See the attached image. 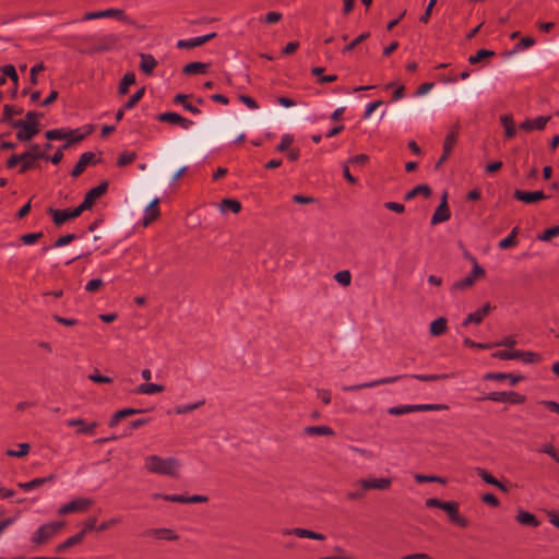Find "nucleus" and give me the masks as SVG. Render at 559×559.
I'll return each instance as SVG.
<instances>
[{
    "instance_id": "43",
    "label": "nucleus",
    "mask_w": 559,
    "mask_h": 559,
    "mask_svg": "<svg viewBox=\"0 0 559 559\" xmlns=\"http://www.w3.org/2000/svg\"><path fill=\"white\" fill-rule=\"evenodd\" d=\"M519 228L514 227L511 233L503 239H501L498 243V247L502 250L515 247L518 245L516 235Z\"/></svg>"
},
{
    "instance_id": "25",
    "label": "nucleus",
    "mask_w": 559,
    "mask_h": 559,
    "mask_svg": "<svg viewBox=\"0 0 559 559\" xmlns=\"http://www.w3.org/2000/svg\"><path fill=\"white\" fill-rule=\"evenodd\" d=\"M158 202H159V199L155 198L145 207L144 215H143V224H144V226L150 225L155 219H157V217L159 216Z\"/></svg>"
},
{
    "instance_id": "23",
    "label": "nucleus",
    "mask_w": 559,
    "mask_h": 559,
    "mask_svg": "<svg viewBox=\"0 0 559 559\" xmlns=\"http://www.w3.org/2000/svg\"><path fill=\"white\" fill-rule=\"evenodd\" d=\"M476 474L481 478L483 481L486 484L492 485L500 489L502 492H509V488L501 483L499 479H497L495 476H492L486 468L483 467H476Z\"/></svg>"
},
{
    "instance_id": "20",
    "label": "nucleus",
    "mask_w": 559,
    "mask_h": 559,
    "mask_svg": "<svg viewBox=\"0 0 559 559\" xmlns=\"http://www.w3.org/2000/svg\"><path fill=\"white\" fill-rule=\"evenodd\" d=\"M549 119H550L549 116H539L534 119H526L525 121H523L520 124V129L524 130L525 132L543 130V129H545Z\"/></svg>"
},
{
    "instance_id": "53",
    "label": "nucleus",
    "mask_w": 559,
    "mask_h": 559,
    "mask_svg": "<svg viewBox=\"0 0 559 559\" xmlns=\"http://www.w3.org/2000/svg\"><path fill=\"white\" fill-rule=\"evenodd\" d=\"M117 43V38L114 35H105L100 39L99 46L96 48L97 51H104L111 49Z\"/></svg>"
},
{
    "instance_id": "12",
    "label": "nucleus",
    "mask_w": 559,
    "mask_h": 559,
    "mask_svg": "<svg viewBox=\"0 0 559 559\" xmlns=\"http://www.w3.org/2000/svg\"><path fill=\"white\" fill-rule=\"evenodd\" d=\"M442 510L448 514L450 521L462 527L465 528L468 526V521L466 518L460 514L459 511V503L455 501H445L442 506Z\"/></svg>"
},
{
    "instance_id": "6",
    "label": "nucleus",
    "mask_w": 559,
    "mask_h": 559,
    "mask_svg": "<svg viewBox=\"0 0 559 559\" xmlns=\"http://www.w3.org/2000/svg\"><path fill=\"white\" fill-rule=\"evenodd\" d=\"M105 17H114L127 24L134 25V21L130 19L122 9L117 8H110L95 12H87L82 16L81 21H92Z\"/></svg>"
},
{
    "instance_id": "54",
    "label": "nucleus",
    "mask_w": 559,
    "mask_h": 559,
    "mask_svg": "<svg viewBox=\"0 0 559 559\" xmlns=\"http://www.w3.org/2000/svg\"><path fill=\"white\" fill-rule=\"evenodd\" d=\"M283 19V14L277 11H270L264 16H260L259 21L265 24H275Z\"/></svg>"
},
{
    "instance_id": "28",
    "label": "nucleus",
    "mask_w": 559,
    "mask_h": 559,
    "mask_svg": "<svg viewBox=\"0 0 559 559\" xmlns=\"http://www.w3.org/2000/svg\"><path fill=\"white\" fill-rule=\"evenodd\" d=\"M515 519L521 525L538 527L540 524L535 514L524 510H519Z\"/></svg>"
},
{
    "instance_id": "46",
    "label": "nucleus",
    "mask_w": 559,
    "mask_h": 559,
    "mask_svg": "<svg viewBox=\"0 0 559 559\" xmlns=\"http://www.w3.org/2000/svg\"><path fill=\"white\" fill-rule=\"evenodd\" d=\"M500 120L504 128L506 138H508V139L513 138L515 135V127H514L512 117L510 115H504L501 117Z\"/></svg>"
},
{
    "instance_id": "42",
    "label": "nucleus",
    "mask_w": 559,
    "mask_h": 559,
    "mask_svg": "<svg viewBox=\"0 0 559 559\" xmlns=\"http://www.w3.org/2000/svg\"><path fill=\"white\" fill-rule=\"evenodd\" d=\"M188 98H189V96L186 94H177L174 98V103L182 105V107L187 111H189L193 115H199L201 112L200 109L198 107L193 106L191 103H189Z\"/></svg>"
},
{
    "instance_id": "17",
    "label": "nucleus",
    "mask_w": 559,
    "mask_h": 559,
    "mask_svg": "<svg viewBox=\"0 0 559 559\" xmlns=\"http://www.w3.org/2000/svg\"><path fill=\"white\" fill-rule=\"evenodd\" d=\"M492 307L489 302L485 304L483 307L478 308L474 312L467 314V317L462 322L463 326H467L471 323L480 324L484 319L489 314Z\"/></svg>"
},
{
    "instance_id": "33",
    "label": "nucleus",
    "mask_w": 559,
    "mask_h": 559,
    "mask_svg": "<svg viewBox=\"0 0 559 559\" xmlns=\"http://www.w3.org/2000/svg\"><path fill=\"white\" fill-rule=\"evenodd\" d=\"M207 68V63L195 61L187 63L183 67L182 72L188 75L203 74L206 72Z\"/></svg>"
},
{
    "instance_id": "52",
    "label": "nucleus",
    "mask_w": 559,
    "mask_h": 559,
    "mask_svg": "<svg viewBox=\"0 0 559 559\" xmlns=\"http://www.w3.org/2000/svg\"><path fill=\"white\" fill-rule=\"evenodd\" d=\"M492 56H495V51L493 50L479 49L475 55H472V56L468 57V62L471 64H476L480 60H483L484 58H489V57H492Z\"/></svg>"
},
{
    "instance_id": "36",
    "label": "nucleus",
    "mask_w": 559,
    "mask_h": 559,
    "mask_svg": "<svg viewBox=\"0 0 559 559\" xmlns=\"http://www.w3.org/2000/svg\"><path fill=\"white\" fill-rule=\"evenodd\" d=\"M82 534L78 533L69 538H67L63 543L56 546L55 550L56 552H64L68 548L73 547L75 545H79L83 542Z\"/></svg>"
},
{
    "instance_id": "58",
    "label": "nucleus",
    "mask_w": 559,
    "mask_h": 559,
    "mask_svg": "<svg viewBox=\"0 0 559 559\" xmlns=\"http://www.w3.org/2000/svg\"><path fill=\"white\" fill-rule=\"evenodd\" d=\"M144 92H145V88L142 87L140 90H138L129 99L128 102L123 105L124 108H127L128 110L132 109L140 100L141 98L143 97L144 95Z\"/></svg>"
},
{
    "instance_id": "38",
    "label": "nucleus",
    "mask_w": 559,
    "mask_h": 559,
    "mask_svg": "<svg viewBox=\"0 0 559 559\" xmlns=\"http://www.w3.org/2000/svg\"><path fill=\"white\" fill-rule=\"evenodd\" d=\"M37 166V160L34 159V156L33 155H29L28 153H22L21 154V163H20V168H19V173L20 174H24L26 171H28L29 169H33Z\"/></svg>"
},
{
    "instance_id": "24",
    "label": "nucleus",
    "mask_w": 559,
    "mask_h": 559,
    "mask_svg": "<svg viewBox=\"0 0 559 559\" xmlns=\"http://www.w3.org/2000/svg\"><path fill=\"white\" fill-rule=\"evenodd\" d=\"M485 380L506 381L509 380L511 385L518 384L524 379L521 374L504 373V372H488L484 376Z\"/></svg>"
},
{
    "instance_id": "48",
    "label": "nucleus",
    "mask_w": 559,
    "mask_h": 559,
    "mask_svg": "<svg viewBox=\"0 0 559 559\" xmlns=\"http://www.w3.org/2000/svg\"><path fill=\"white\" fill-rule=\"evenodd\" d=\"M392 87H395L393 95H392V102H397L405 96V86L403 84H396L394 82H390L384 85V90H390Z\"/></svg>"
},
{
    "instance_id": "3",
    "label": "nucleus",
    "mask_w": 559,
    "mask_h": 559,
    "mask_svg": "<svg viewBox=\"0 0 559 559\" xmlns=\"http://www.w3.org/2000/svg\"><path fill=\"white\" fill-rule=\"evenodd\" d=\"M469 261L473 264L472 272L467 276H465L464 278H461V280H459V281L453 283V285L451 287V289L453 292L468 289V288L474 286L476 280L485 277L486 272H485L484 267L480 266V264L478 263L476 258L471 257Z\"/></svg>"
},
{
    "instance_id": "29",
    "label": "nucleus",
    "mask_w": 559,
    "mask_h": 559,
    "mask_svg": "<svg viewBox=\"0 0 559 559\" xmlns=\"http://www.w3.org/2000/svg\"><path fill=\"white\" fill-rule=\"evenodd\" d=\"M448 330V320L444 317H439L431 321L429 325V333L431 336H440Z\"/></svg>"
},
{
    "instance_id": "11",
    "label": "nucleus",
    "mask_w": 559,
    "mask_h": 559,
    "mask_svg": "<svg viewBox=\"0 0 559 559\" xmlns=\"http://www.w3.org/2000/svg\"><path fill=\"white\" fill-rule=\"evenodd\" d=\"M93 502L88 498H76L62 507L58 510V513L60 515H66L73 512H85L92 507Z\"/></svg>"
},
{
    "instance_id": "21",
    "label": "nucleus",
    "mask_w": 559,
    "mask_h": 559,
    "mask_svg": "<svg viewBox=\"0 0 559 559\" xmlns=\"http://www.w3.org/2000/svg\"><path fill=\"white\" fill-rule=\"evenodd\" d=\"M94 163H95V154L94 153H92V152L83 153L80 156L75 166L73 167V169L71 171V176L74 178L79 177L88 165L94 164Z\"/></svg>"
},
{
    "instance_id": "31",
    "label": "nucleus",
    "mask_w": 559,
    "mask_h": 559,
    "mask_svg": "<svg viewBox=\"0 0 559 559\" xmlns=\"http://www.w3.org/2000/svg\"><path fill=\"white\" fill-rule=\"evenodd\" d=\"M151 536L157 539H164L169 542H175L179 538L176 532L171 528H154L150 532Z\"/></svg>"
},
{
    "instance_id": "47",
    "label": "nucleus",
    "mask_w": 559,
    "mask_h": 559,
    "mask_svg": "<svg viewBox=\"0 0 559 559\" xmlns=\"http://www.w3.org/2000/svg\"><path fill=\"white\" fill-rule=\"evenodd\" d=\"M205 404V401L204 400H200L195 403H190V404H182V405H178L175 407V413L177 415H182V414H187V413H190V412H193L194 409L203 406Z\"/></svg>"
},
{
    "instance_id": "44",
    "label": "nucleus",
    "mask_w": 559,
    "mask_h": 559,
    "mask_svg": "<svg viewBox=\"0 0 559 559\" xmlns=\"http://www.w3.org/2000/svg\"><path fill=\"white\" fill-rule=\"evenodd\" d=\"M134 83L135 74L133 72L126 73L119 84V94L126 95L129 92V87Z\"/></svg>"
},
{
    "instance_id": "8",
    "label": "nucleus",
    "mask_w": 559,
    "mask_h": 559,
    "mask_svg": "<svg viewBox=\"0 0 559 559\" xmlns=\"http://www.w3.org/2000/svg\"><path fill=\"white\" fill-rule=\"evenodd\" d=\"M392 485L390 477H367L358 479L355 483V487H359L364 491L368 490H389Z\"/></svg>"
},
{
    "instance_id": "26",
    "label": "nucleus",
    "mask_w": 559,
    "mask_h": 559,
    "mask_svg": "<svg viewBox=\"0 0 559 559\" xmlns=\"http://www.w3.org/2000/svg\"><path fill=\"white\" fill-rule=\"evenodd\" d=\"M140 70L144 74L151 75L157 67V60L151 53H140Z\"/></svg>"
},
{
    "instance_id": "37",
    "label": "nucleus",
    "mask_w": 559,
    "mask_h": 559,
    "mask_svg": "<svg viewBox=\"0 0 559 559\" xmlns=\"http://www.w3.org/2000/svg\"><path fill=\"white\" fill-rule=\"evenodd\" d=\"M53 478H55V475H50L48 477L34 478V479H32V480H29L27 483L19 484V487L22 488L25 491H31V490L39 487V486H43L47 481H51Z\"/></svg>"
},
{
    "instance_id": "63",
    "label": "nucleus",
    "mask_w": 559,
    "mask_h": 559,
    "mask_svg": "<svg viewBox=\"0 0 559 559\" xmlns=\"http://www.w3.org/2000/svg\"><path fill=\"white\" fill-rule=\"evenodd\" d=\"M121 522V516H115V518H111L109 520H106L104 522H102L98 526H97V532H104V531H107L109 530L110 527L119 524Z\"/></svg>"
},
{
    "instance_id": "14",
    "label": "nucleus",
    "mask_w": 559,
    "mask_h": 559,
    "mask_svg": "<svg viewBox=\"0 0 559 559\" xmlns=\"http://www.w3.org/2000/svg\"><path fill=\"white\" fill-rule=\"evenodd\" d=\"M157 120L160 122H168L170 124L179 126L183 130L190 129L194 123L192 120L173 111L159 114L157 116Z\"/></svg>"
},
{
    "instance_id": "56",
    "label": "nucleus",
    "mask_w": 559,
    "mask_h": 559,
    "mask_svg": "<svg viewBox=\"0 0 559 559\" xmlns=\"http://www.w3.org/2000/svg\"><path fill=\"white\" fill-rule=\"evenodd\" d=\"M334 278L335 281L344 286V287H347L350 285L352 283V274L348 270H343V271H340L337 272L335 275H334Z\"/></svg>"
},
{
    "instance_id": "13",
    "label": "nucleus",
    "mask_w": 559,
    "mask_h": 559,
    "mask_svg": "<svg viewBox=\"0 0 559 559\" xmlns=\"http://www.w3.org/2000/svg\"><path fill=\"white\" fill-rule=\"evenodd\" d=\"M48 213L51 215L53 223L57 226H61L69 219H73L79 217L82 214V211L79 206L74 209H64V210H56L50 207Z\"/></svg>"
},
{
    "instance_id": "55",
    "label": "nucleus",
    "mask_w": 559,
    "mask_h": 559,
    "mask_svg": "<svg viewBox=\"0 0 559 559\" xmlns=\"http://www.w3.org/2000/svg\"><path fill=\"white\" fill-rule=\"evenodd\" d=\"M370 36V33L369 32H364L361 33L360 35H358L354 40H352L348 45H346L342 52L343 53H347L349 51H352L356 46H358L359 44H361L362 41H365L367 38H369Z\"/></svg>"
},
{
    "instance_id": "35",
    "label": "nucleus",
    "mask_w": 559,
    "mask_h": 559,
    "mask_svg": "<svg viewBox=\"0 0 559 559\" xmlns=\"http://www.w3.org/2000/svg\"><path fill=\"white\" fill-rule=\"evenodd\" d=\"M305 433L308 436H334V430L330 426H308L305 428Z\"/></svg>"
},
{
    "instance_id": "59",
    "label": "nucleus",
    "mask_w": 559,
    "mask_h": 559,
    "mask_svg": "<svg viewBox=\"0 0 559 559\" xmlns=\"http://www.w3.org/2000/svg\"><path fill=\"white\" fill-rule=\"evenodd\" d=\"M559 236V226H554L545 229L542 234L538 235V239L540 241H549L554 237Z\"/></svg>"
},
{
    "instance_id": "32",
    "label": "nucleus",
    "mask_w": 559,
    "mask_h": 559,
    "mask_svg": "<svg viewBox=\"0 0 559 559\" xmlns=\"http://www.w3.org/2000/svg\"><path fill=\"white\" fill-rule=\"evenodd\" d=\"M1 73L0 75V86L4 85L7 82V78H10L12 82L17 85L19 83V75L16 73L15 67L13 64H4L1 67Z\"/></svg>"
},
{
    "instance_id": "40",
    "label": "nucleus",
    "mask_w": 559,
    "mask_h": 559,
    "mask_svg": "<svg viewBox=\"0 0 559 559\" xmlns=\"http://www.w3.org/2000/svg\"><path fill=\"white\" fill-rule=\"evenodd\" d=\"M417 407H418V404L397 405V406L390 407L388 409V413L393 416H401V415H405V414H409V413L419 412Z\"/></svg>"
},
{
    "instance_id": "16",
    "label": "nucleus",
    "mask_w": 559,
    "mask_h": 559,
    "mask_svg": "<svg viewBox=\"0 0 559 559\" xmlns=\"http://www.w3.org/2000/svg\"><path fill=\"white\" fill-rule=\"evenodd\" d=\"M66 425L68 427H75L76 428L75 433L87 435V436H93L95 433V429L97 427V423L93 421L91 424H87L82 418L67 419Z\"/></svg>"
},
{
    "instance_id": "60",
    "label": "nucleus",
    "mask_w": 559,
    "mask_h": 559,
    "mask_svg": "<svg viewBox=\"0 0 559 559\" xmlns=\"http://www.w3.org/2000/svg\"><path fill=\"white\" fill-rule=\"evenodd\" d=\"M136 157V154L134 152H124L121 153L118 157L117 165L119 167L127 166L131 164Z\"/></svg>"
},
{
    "instance_id": "50",
    "label": "nucleus",
    "mask_w": 559,
    "mask_h": 559,
    "mask_svg": "<svg viewBox=\"0 0 559 559\" xmlns=\"http://www.w3.org/2000/svg\"><path fill=\"white\" fill-rule=\"evenodd\" d=\"M31 445L26 442L20 443L17 450H7L5 454L11 457H23L29 452Z\"/></svg>"
},
{
    "instance_id": "10",
    "label": "nucleus",
    "mask_w": 559,
    "mask_h": 559,
    "mask_svg": "<svg viewBox=\"0 0 559 559\" xmlns=\"http://www.w3.org/2000/svg\"><path fill=\"white\" fill-rule=\"evenodd\" d=\"M108 189V183L106 181L99 183L98 186L88 190L84 197L83 202L79 205L82 213L86 210H91L96 202L97 199L102 198Z\"/></svg>"
},
{
    "instance_id": "18",
    "label": "nucleus",
    "mask_w": 559,
    "mask_h": 559,
    "mask_svg": "<svg viewBox=\"0 0 559 559\" xmlns=\"http://www.w3.org/2000/svg\"><path fill=\"white\" fill-rule=\"evenodd\" d=\"M284 535H295L299 538H309L314 540L323 542L326 539V536L321 533L313 532L308 528L295 527V528H286L283 531Z\"/></svg>"
},
{
    "instance_id": "2",
    "label": "nucleus",
    "mask_w": 559,
    "mask_h": 559,
    "mask_svg": "<svg viewBox=\"0 0 559 559\" xmlns=\"http://www.w3.org/2000/svg\"><path fill=\"white\" fill-rule=\"evenodd\" d=\"M406 377H411V378L417 379L423 382H432V381L449 379L451 376L447 374V373L411 374V376L400 374V376L385 377V378L372 380V381L365 382V383L345 385L342 388V390L349 392V391H358V390H362V389H371V388H376V386L383 385V384L395 383L400 379H403Z\"/></svg>"
},
{
    "instance_id": "45",
    "label": "nucleus",
    "mask_w": 559,
    "mask_h": 559,
    "mask_svg": "<svg viewBox=\"0 0 559 559\" xmlns=\"http://www.w3.org/2000/svg\"><path fill=\"white\" fill-rule=\"evenodd\" d=\"M459 132L456 129L451 130L443 141V152L451 154L453 147L457 142Z\"/></svg>"
},
{
    "instance_id": "4",
    "label": "nucleus",
    "mask_w": 559,
    "mask_h": 559,
    "mask_svg": "<svg viewBox=\"0 0 559 559\" xmlns=\"http://www.w3.org/2000/svg\"><path fill=\"white\" fill-rule=\"evenodd\" d=\"M64 526V522H49L39 526L32 535L35 545H43L53 538Z\"/></svg>"
},
{
    "instance_id": "7",
    "label": "nucleus",
    "mask_w": 559,
    "mask_h": 559,
    "mask_svg": "<svg viewBox=\"0 0 559 559\" xmlns=\"http://www.w3.org/2000/svg\"><path fill=\"white\" fill-rule=\"evenodd\" d=\"M497 403L523 404L526 396L515 391H495L480 399Z\"/></svg>"
},
{
    "instance_id": "1",
    "label": "nucleus",
    "mask_w": 559,
    "mask_h": 559,
    "mask_svg": "<svg viewBox=\"0 0 559 559\" xmlns=\"http://www.w3.org/2000/svg\"><path fill=\"white\" fill-rule=\"evenodd\" d=\"M144 468L151 474L176 478L179 476L181 463L176 457H162L151 454L144 457Z\"/></svg>"
},
{
    "instance_id": "41",
    "label": "nucleus",
    "mask_w": 559,
    "mask_h": 559,
    "mask_svg": "<svg viewBox=\"0 0 559 559\" xmlns=\"http://www.w3.org/2000/svg\"><path fill=\"white\" fill-rule=\"evenodd\" d=\"M71 133L72 132L69 129L59 128V129L48 130L45 135L49 141H56V140H67L68 141Z\"/></svg>"
},
{
    "instance_id": "51",
    "label": "nucleus",
    "mask_w": 559,
    "mask_h": 559,
    "mask_svg": "<svg viewBox=\"0 0 559 559\" xmlns=\"http://www.w3.org/2000/svg\"><path fill=\"white\" fill-rule=\"evenodd\" d=\"M415 480L419 484L421 483H438L444 485L447 480L443 477L435 476V475H423V474H416L414 476Z\"/></svg>"
},
{
    "instance_id": "49",
    "label": "nucleus",
    "mask_w": 559,
    "mask_h": 559,
    "mask_svg": "<svg viewBox=\"0 0 559 559\" xmlns=\"http://www.w3.org/2000/svg\"><path fill=\"white\" fill-rule=\"evenodd\" d=\"M324 69L321 67H316L311 70V73L316 76H318V81L320 83H332L337 80V76L335 74H323Z\"/></svg>"
},
{
    "instance_id": "22",
    "label": "nucleus",
    "mask_w": 559,
    "mask_h": 559,
    "mask_svg": "<svg viewBox=\"0 0 559 559\" xmlns=\"http://www.w3.org/2000/svg\"><path fill=\"white\" fill-rule=\"evenodd\" d=\"M514 199L524 203H534L540 200H545L547 195L543 191H522L515 190L513 194Z\"/></svg>"
},
{
    "instance_id": "27",
    "label": "nucleus",
    "mask_w": 559,
    "mask_h": 559,
    "mask_svg": "<svg viewBox=\"0 0 559 559\" xmlns=\"http://www.w3.org/2000/svg\"><path fill=\"white\" fill-rule=\"evenodd\" d=\"M84 129V132H82L81 129L71 130L72 133L70 134L66 144H63V148H69L73 143L81 142L93 131L92 126H85Z\"/></svg>"
},
{
    "instance_id": "64",
    "label": "nucleus",
    "mask_w": 559,
    "mask_h": 559,
    "mask_svg": "<svg viewBox=\"0 0 559 559\" xmlns=\"http://www.w3.org/2000/svg\"><path fill=\"white\" fill-rule=\"evenodd\" d=\"M319 559H356V558L353 555L346 552L344 549L336 548L334 555L320 557Z\"/></svg>"
},
{
    "instance_id": "62",
    "label": "nucleus",
    "mask_w": 559,
    "mask_h": 559,
    "mask_svg": "<svg viewBox=\"0 0 559 559\" xmlns=\"http://www.w3.org/2000/svg\"><path fill=\"white\" fill-rule=\"evenodd\" d=\"M96 518L92 516V518H88L84 524H83V528L82 531H80L79 533L82 534V537L84 538L85 535L92 531H97V526H96Z\"/></svg>"
},
{
    "instance_id": "34",
    "label": "nucleus",
    "mask_w": 559,
    "mask_h": 559,
    "mask_svg": "<svg viewBox=\"0 0 559 559\" xmlns=\"http://www.w3.org/2000/svg\"><path fill=\"white\" fill-rule=\"evenodd\" d=\"M165 390L164 385L157 383H142L136 388V393L144 395H154L162 393Z\"/></svg>"
},
{
    "instance_id": "30",
    "label": "nucleus",
    "mask_w": 559,
    "mask_h": 559,
    "mask_svg": "<svg viewBox=\"0 0 559 559\" xmlns=\"http://www.w3.org/2000/svg\"><path fill=\"white\" fill-rule=\"evenodd\" d=\"M218 209L223 214L228 212L238 214L241 211V203L236 199H224L218 204Z\"/></svg>"
},
{
    "instance_id": "5",
    "label": "nucleus",
    "mask_w": 559,
    "mask_h": 559,
    "mask_svg": "<svg viewBox=\"0 0 559 559\" xmlns=\"http://www.w3.org/2000/svg\"><path fill=\"white\" fill-rule=\"evenodd\" d=\"M492 357L501 360L520 359L524 364H538L543 360L540 354L524 350H497L492 354Z\"/></svg>"
},
{
    "instance_id": "39",
    "label": "nucleus",
    "mask_w": 559,
    "mask_h": 559,
    "mask_svg": "<svg viewBox=\"0 0 559 559\" xmlns=\"http://www.w3.org/2000/svg\"><path fill=\"white\" fill-rule=\"evenodd\" d=\"M419 194L427 199L431 194V189L428 185H418L405 194V200L409 201Z\"/></svg>"
},
{
    "instance_id": "15",
    "label": "nucleus",
    "mask_w": 559,
    "mask_h": 559,
    "mask_svg": "<svg viewBox=\"0 0 559 559\" xmlns=\"http://www.w3.org/2000/svg\"><path fill=\"white\" fill-rule=\"evenodd\" d=\"M13 127L17 129L16 139L20 141H28L38 133V128L33 122L19 120L13 123Z\"/></svg>"
},
{
    "instance_id": "19",
    "label": "nucleus",
    "mask_w": 559,
    "mask_h": 559,
    "mask_svg": "<svg viewBox=\"0 0 559 559\" xmlns=\"http://www.w3.org/2000/svg\"><path fill=\"white\" fill-rule=\"evenodd\" d=\"M451 217V212L447 203V193L443 194L441 203L436 209L432 217H431V224L437 225L440 223H444L449 221Z\"/></svg>"
},
{
    "instance_id": "9",
    "label": "nucleus",
    "mask_w": 559,
    "mask_h": 559,
    "mask_svg": "<svg viewBox=\"0 0 559 559\" xmlns=\"http://www.w3.org/2000/svg\"><path fill=\"white\" fill-rule=\"evenodd\" d=\"M153 499H163L167 502L177 503H203L207 502L209 498L203 495L183 496V495H166V493H154Z\"/></svg>"
},
{
    "instance_id": "61",
    "label": "nucleus",
    "mask_w": 559,
    "mask_h": 559,
    "mask_svg": "<svg viewBox=\"0 0 559 559\" xmlns=\"http://www.w3.org/2000/svg\"><path fill=\"white\" fill-rule=\"evenodd\" d=\"M293 142H294V136L292 134H289V133L283 134L278 145L276 146V151L277 152L286 151L292 145Z\"/></svg>"
},
{
    "instance_id": "57",
    "label": "nucleus",
    "mask_w": 559,
    "mask_h": 559,
    "mask_svg": "<svg viewBox=\"0 0 559 559\" xmlns=\"http://www.w3.org/2000/svg\"><path fill=\"white\" fill-rule=\"evenodd\" d=\"M538 452L545 453L549 455L554 461H556L559 464V454L556 450L555 445L552 443H545L539 449Z\"/></svg>"
}]
</instances>
